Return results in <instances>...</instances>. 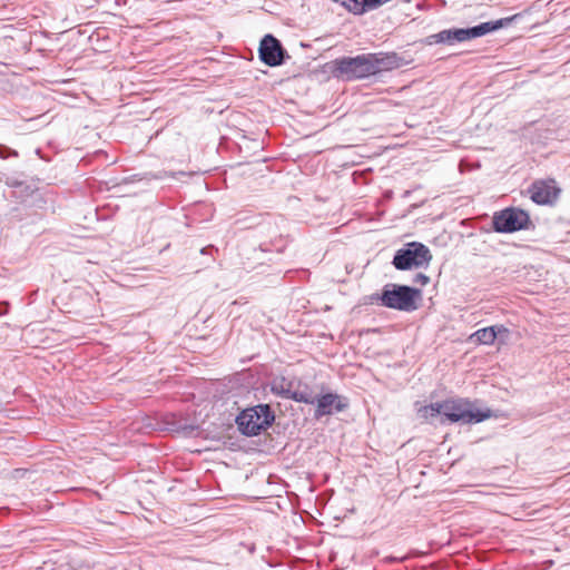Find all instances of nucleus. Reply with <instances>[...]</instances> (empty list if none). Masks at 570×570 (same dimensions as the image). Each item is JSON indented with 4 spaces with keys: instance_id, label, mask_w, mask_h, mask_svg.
Returning <instances> with one entry per match:
<instances>
[{
    "instance_id": "1",
    "label": "nucleus",
    "mask_w": 570,
    "mask_h": 570,
    "mask_svg": "<svg viewBox=\"0 0 570 570\" xmlns=\"http://www.w3.org/2000/svg\"><path fill=\"white\" fill-rule=\"evenodd\" d=\"M421 299V289L393 283L384 285L381 293L371 296L372 302H379L384 307L402 312L416 311Z\"/></svg>"
},
{
    "instance_id": "2",
    "label": "nucleus",
    "mask_w": 570,
    "mask_h": 570,
    "mask_svg": "<svg viewBox=\"0 0 570 570\" xmlns=\"http://www.w3.org/2000/svg\"><path fill=\"white\" fill-rule=\"evenodd\" d=\"M512 20L513 17L502 18L494 21L482 22L469 28L445 29L438 33L428 36L424 42L430 46L435 43L454 45L455 42H464L497 31L508 26Z\"/></svg>"
},
{
    "instance_id": "3",
    "label": "nucleus",
    "mask_w": 570,
    "mask_h": 570,
    "mask_svg": "<svg viewBox=\"0 0 570 570\" xmlns=\"http://www.w3.org/2000/svg\"><path fill=\"white\" fill-rule=\"evenodd\" d=\"M275 412L269 404H257L242 410L235 419L238 431L248 438L257 436L275 423Z\"/></svg>"
},
{
    "instance_id": "4",
    "label": "nucleus",
    "mask_w": 570,
    "mask_h": 570,
    "mask_svg": "<svg viewBox=\"0 0 570 570\" xmlns=\"http://www.w3.org/2000/svg\"><path fill=\"white\" fill-rule=\"evenodd\" d=\"M442 416L452 422L479 423L491 417V411L474 409L473 403L468 399H448L441 402Z\"/></svg>"
},
{
    "instance_id": "5",
    "label": "nucleus",
    "mask_w": 570,
    "mask_h": 570,
    "mask_svg": "<svg viewBox=\"0 0 570 570\" xmlns=\"http://www.w3.org/2000/svg\"><path fill=\"white\" fill-rule=\"evenodd\" d=\"M432 254L426 245L419 242L407 243L394 254L392 264L397 271L428 267Z\"/></svg>"
},
{
    "instance_id": "6",
    "label": "nucleus",
    "mask_w": 570,
    "mask_h": 570,
    "mask_svg": "<svg viewBox=\"0 0 570 570\" xmlns=\"http://www.w3.org/2000/svg\"><path fill=\"white\" fill-rule=\"evenodd\" d=\"M331 73L336 79L353 81L370 77L367 55L341 57L331 62Z\"/></svg>"
},
{
    "instance_id": "7",
    "label": "nucleus",
    "mask_w": 570,
    "mask_h": 570,
    "mask_svg": "<svg viewBox=\"0 0 570 570\" xmlns=\"http://www.w3.org/2000/svg\"><path fill=\"white\" fill-rule=\"evenodd\" d=\"M530 224L528 212L517 207L504 208L494 213L492 217V228L497 233L508 234L528 229Z\"/></svg>"
},
{
    "instance_id": "8",
    "label": "nucleus",
    "mask_w": 570,
    "mask_h": 570,
    "mask_svg": "<svg viewBox=\"0 0 570 570\" xmlns=\"http://www.w3.org/2000/svg\"><path fill=\"white\" fill-rule=\"evenodd\" d=\"M258 56L262 62L269 67H277L285 63L289 58L282 42L271 33L265 35L259 43Z\"/></svg>"
},
{
    "instance_id": "9",
    "label": "nucleus",
    "mask_w": 570,
    "mask_h": 570,
    "mask_svg": "<svg viewBox=\"0 0 570 570\" xmlns=\"http://www.w3.org/2000/svg\"><path fill=\"white\" fill-rule=\"evenodd\" d=\"M314 404L316 405L314 412V419L316 420L341 413L350 405L346 396L333 392L316 395Z\"/></svg>"
},
{
    "instance_id": "10",
    "label": "nucleus",
    "mask_w": 570,
    "mask_h": 570,
    "mask_svg": "<svg viewBox=\"0 0 570 570\" xmlns=\"http://www.w3.org/2000/svg\"><path fill=\"white\" fill-rule=\"evenodd\" d=\"M366 55L368 60L370 76L399 68L403 63V58H401L395 52H377Z\"/></svg>"
},
{
    "instance_id": "11",
    "label": "nucleus",
    "mask_w": 570,
    "mask_h": 570,
    "mask_svg": "<svg viewBox=\"0 0 570 570\" xmlns=\"http://www.w3.org/2000/svg\"><path fill=\"white\" fill-rule=\"evenodd\" d=\"M559 189L553 181H534L529 187L530 198L539 205L552 203L558 196Z\"/></svg>"
},
{
    "instance_id": "12",
    "label": "nucleus",
    "mask_w": 570,
    "mask_h": 570,
    "mask_svg": "<svg viewBox=\"0 0 570 570\" xmlns=\"http://www.w3.org/2000/svg\"><path fill=\"white\" fill-rule=\"evenodd\" d=\"M340 3L353 14H363L367 11L377 9L379 7L390 2L391 0H333Z\"/></svg>"
},
{
    "instance_id": "13",
    "label": "nucleus",
    "mask_w": 570,
    "mask_h": 570,
    "mask_svg": "<svg viewBox=\"0 0 570 570\" xmlns=\"http://www.w3.org/2000/svg\"><path fill=\"white\" fill-rule=\"evenodd\" d=\"M495 338L497 330H494V327L491 326L480 328L471 335V340L484 345L493 344Z\"/></svg>"
},
{
    "instance_id": "14",
    "label": "nucleus",
    "mask_w": 570,
    "mask_h": 570,
    "mask_svg": "<svg viewBox=\"0 0 570 570\" xmlns=\"http://www.w3.org/2000/svg\"><path fill=\"white\" fill-rule=\"evenodd\" d=\"M271 391L273 394H275L282 399L289 400V395L293 393L292 382L286 381L285 377L274 380L271 385Z\"/></svg>"
},
{
    "instance_id": "15",
    "label": "nucleus",
    "mask_w": 570,
    "mask_h": 570,
    "mask_svg": "<svg viewBox=\"0 0 570 570\" xmlns=\"http://www.w3.org/2000/svg\"><path fill=\"white\" fill-rule=\"evenodd\" d=\"M441 402L431 403L429 405L421 406L417 410V415L425 421L432 422L438 416H442Z\"/></svg>"
},
{
    "instance_id": "16",
    "label": "nucleus",
    "mask_w": 570,
    "mask_h": 570,
    "mask_svg": "<svg viewBox=\"0 0 570 570\" xmlns=\"http://www.w3.org/2000/svg\"><path fill=\"white\" fill-rule=\"evenodd\" d=\"M286 243L287 240L282 236H277L273 239H271L268 243L267 242H264V243H261L259 244V248L263 252H283L284 248L286 247Z\"/></svg>"
},
{
    "instance_id": "17",
    "label": "nucleus",
    "mask_w": 570,
    "mask_h": 570,
    "mask_svg": "<svg viewBox=\"0 0 570 570\" xmlns=\"http://www.w3.org/2000/svg\"><path fill=\"white\" fill-rule=\"evenodd\" d=\"M315 396L307 387L304 391H293L289 395V400L295 402L305 403V404H314Z\"/></svg>"
},
{
    "instance_id": "18",
    "label": "nucleus",
    "mask_w": 570,
    "mask_h": 570,
    "mask_svg": "<svg viewBox=\"0 0 570 570\" xmlns=\"http://www.w3.org/2000/svg\"><path fill=\"white\" fill-rule=\"evenodd\" d=\"M8 157H18V151L6 145H0V158L7 159Z\"/></svg>"
},
{
    "instance_id": "19",
    "label": "nucleus",
    "mask_w": 570,
    "mask_h": 570,
    "mask_svg": "<svg viewBox=\"0 0 570 570\" xmlns=\"http://www.w3.org/2000/svg\"><path fill=\"white\" fill-rule=\"evenodd\" d=\"M414 283H419L424 286L430 283V277L423 273H419L414 277Z\"/></svg>"
},
{
    "instance_id": "20",
    "label": "nucleus",
    "mask_w": 570,
    "mask_h": 570,
    "mask_svg": "<svg viewBox=\"0 0 570 570\" xmlns=\"http://www.w3.org/2000/svg\"><path fill=\"white\" fill-rule=\"evenodd\" d=\"M214 250H217V248L214 245H208L200 249V253L203 255L212 254Z\"/></svg>"
},
{
    "instance_id": "21",
    "label": "nucleus",
    "mask_w": 570,
    "mask_h": 570,
    "mask_svg": "<svg viewBox=\"0 0 570 570\" xmlns=\"http://www.w3.org/2000/svg\"><path fill=\"white\" fill-rule=\"evenodd\" d=\"M492 327H494V330H497V336L502 334V333H508V328L503 325H493Z\"/></svg>"
},
{
    "instance_id": "22",
    "label": "nucleus",
    "mask_w": 570,
    "mask_h": 570,
    "mask_svg": "<svg viewBox=\"0 0 570 570\" xmlns=\"http://www.w3.org/2000/svg\"><path fill=\"white\" fill-rule=\"evenodd\" d=\"M6 184H7L8 186H12V187H17V186H19V185H20V184H19V183H17V181H6Z\"/></svg>"
}]
</instances>
